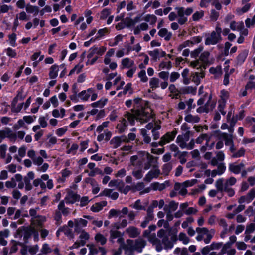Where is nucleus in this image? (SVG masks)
Returning <instances> with one entry per match:
<instances>
[{"mask_svg": "<svg viewBox=\"0 0 255 255\" xmlns=\"http://www.w3.org/2000/svg\"><path fill=\"white\" fill-rule=\"evenodd\" d=\"M152 117L153 114L150 108H146L144 111H141L137 110L135 114H131V113L127 112L124 115V118L117 125V128L120 132H123L126 129L128 125L127 121H128L131 124L133 125L134 123L135 120L137 119L141 123H144L149 121L152 118Z\"/></svg>", "mask_w": 255, "mask_h": 255, "instance_id": "obj_1", "label": "nucleus"}, {"mask_svg": "<svg viewBox=\"0 0 255 255\" xmlns=\"http://www.w3.org/2000/svg\"><path fill=\"white\" fill-rule=\"evenodd\" d=\"M196 231L198 234L196 238V240L198 241H200L204 239V242L205 244H208L210 242L215 234V230L214 229L209 230L205 227L197 228Z\"/></svg>", "mask_w": 255, "mask_h": 255, "instance_id": "obj_2", "label": "nucleus"}, {"mask_svg": "<svg viewBox=\"0 0 255 255\" xmlns=\"http://www.w3.org/2000/svg\"><path fill=\"white\" fill-rule=\"evenodd\" d=\"M175 10L179 17L178 22L180 25L184 24L188 20L187 16L190 15L193 12V9L191 7L185 9L183 7H176L175 8Z\"/></svg>", "mask_w": 255, "mask_h": 255, "instance_id": "obj_3", "label": "nucleus"}, {"mask_svg": "<svg viewBox=\"0 0 255 255\" xmlns=\"http://www.w3.org/2000/svg\"><path fill=\"white\" fill-rule=\"evenodd\" d=\"M221 28L217 26L215 31H212L210 34L207 36L205 42V44L209 45L217 44L221 39Z\"/></svg>", "mask_w": 255, "mask_h": 255, "instance_id": "obj_4", "label": "nucleus"}, {"mask_svg": "<svg viewBox=\"0 0 255 255\" xmlns=\"http://www.w3.org/2000/svg\"><path fill=\"white\" fill-rule=\"evenodd\" d=\"M77 96L83 101H88L90 97L91 100L93 101L97 98L98 94L93 88H90L79 93Z\"/></svg>", "mask_w": 255, "mask_h": 255, "instance_id": "obj_5", "label": "nucleus"}, {"mask_svg": "<svg viewBox=\"0 0 255 255\" xmlns=\"http://www.w3.org/2000/svg\"><path fill=\"white\" fill-rule=\"evenodd\" d=\"M152 156L148 153L143 151L139 154V156L134 155L130 158V162L133 166H140L145 160H150Z\"/></svg>", "mask_w": 255, "mask_h": 255, "instance_id": "obj_6", "label": "nucleus"}, {"mask_svg": "<svg viewBox=\"0 0 255 255\" xmlns=\"http://www.w3.org/2000/svg\"><path fill=\"white\" fill-rule=\"evenodd\" d=\"M90 235L88 233L84 230H82L80 233L79 237V240L77 241L72 246L69 247L70 249H77L80 246H84L87 241L89 240Z\"/></svg>", "mask_w": 255, "mask_h": 255, "instance_id": "obj_7", "label": "nucleus"}, {"mask_svg": "<svg viewBox=\"0 0 255 255\" xmlns=\"http://www.w3.org/2000/svg\"><path fill=\"white\" fill-rule=\"evenodd\" d=\"M133 104L134 108L136 109L135 110V112L132 114H135L136 113V111L137 110L141 111H144L145 109L149 108L148 107H145L144 108L143 107H140V106H141L143 104H145V103L141 99L137 98H135L133 100V101L131 100H128L126 102V105L127 107H130L132 104Z\"/></svg>", "mask_w": 255, "mask_h": 255, "instance_id": "obj_8", "label": "nucleus"}, {"mask_svg": "<svg viewBox=\"0 0 255 255\" xmlns=\"http://www.w3.org/2000/svg\"><path fill=\"white\" fill-rule=\"evenodd\" d=\"M224 179L220 178L218 179L215 182V187L219 191L226 192L230 197L234 196L235 191L232 188H224L223 186Z\"/></svg>", "mask_w": 255, "mask_h": 255, "instance_id": "obj_9", "label": "nucleus"}, {"mask_svg": "<svg viewBox=\"0 0 255 255\" xmlns=\"http://www.w3.org/2000/svg\"><path fill=\"white\" fill-rule=\"evenodd\" d=\"M168 185V183L164 182L163 183H160L159 182H153L151 183L150 187L145 189L144 191V193H148L151 190L153 191H162Z\"/></svg>", "mask_w": 255, "mask_h": 255, "instance_id": "obj_10", "label": "nucleus"}, {"mask_svg": "<svg viewBox=\"0 0 255 255\" xmlns=\"http://www.w3.org/2000/svg\"><path fill=\"white\" fill-rule=\"evenodd\" d=\"M160 174V171L157 167H154L150 170L146 175L144 180L147 182H150L153 179L157 178Z\"/></svg>", "mask_w": 255, "mask_h": 255, "instance_id": "obj_11", "label": "nucleus"}, {"mask_svg": "<svg viewBox=\"0 0 255 255\" xmlns=\"http://www.w3.org/2000/svg\"><path fill=\"white\" fill-rule=\"evenodd\" d=\"M176 134L177 131L176 130H174L171 132L167 133L161 137V140L159 141V145L163 146L173 140Z\"/></svg>", "mask_w": 255, "mask_h": 255, "instance_id": "obj_12", "label": "nucleus"}, {"mask_svg": "<svg viewBox=\"0 0 255 255\" xmlns=\"http://www.w3.org/2000/svg\"><path fill=\"white\" fill-rule=\"evenodd\" d=\"M87 246L90 250L88 255H95L99 252L101 253V255H105L107 253L106 249L103 247H97L94 244H88Z\"/></svg>", "mask_w": 255, "mask_h": 255, "instance_id": "obj_13", "label": "nucleus"}, {"mask_svg": "<svg viewBox=\"0 0 255 255\" xmlns=\"http://www.w3.org/2000/svg\"><path fill=\"white\" fill-rule=\"evenodd\" d=\"M128 140L127 137L125 136L114 137L111 141L110 144L115 148L119 147L123 142H126Z\"/></svg>", "mask_w": 255, "mask_h": 255, "instance_id": "obj_14", "label": "nucleus"}, {"mask_svg": "<svg viewBox=\"0 0 255 255\" xmlns=\"http://www.w3.org/2000/svg\"><path fill=\"white\" fill-rule=\"evenodd\" d=\"M134 65V62L129 58L126 57L122 59L120 65V68L121 69H128L132 67Z\"/></svg>", "mask_w": 255, "mask_h": 255, "instance_id": "obj_15", "label": "nucleus"}, {"mask_svg": "<svg viewBox=\"0 0 255 255\" xmlns=\"http://www.w3.org/2000/svg\"><path fill=\"white\" fill-rule=\"evenodd\" d=\"M148 239L149 242L155 245L156 249L158 252H160L162 250L163 247L161 244V241L156 237L155 234L149 235L148 236Z\"/></svg>", "mask_w": 255, "mask_h": 255, "instance_id": "obj_16", "label": "nucleus"}, {"mask_svg": "<svg viewBox=\"0 0 255 255\" xmlns=\"http://www.w3.org/2000/svg\"><path fill=\"white\" fill-rule=\"evenodd\" d=\"M244 167L245 165L243 163H240V164L233 163L229 164V170L232 173L238 174L241 172Z\"/></svg>", "mask_w": 255, "mask_h": 255, "instance_id": "obj_17", "label": "nucleus"}, {"mask_svg": "<svg viewBox=\"0 0 255 255\" xmlns=\"http://www.w3.org/2000/svg\"><path fill=\"white\" fill-rule=\"evenodd\" d=\"M80 198V196L73 192L70 191L65 197V201L67 204H73Z\"/></svg>", "mask_w": 255, "mask_h": 255, "instance_id": "obj_18", "label": "nucleus"}, {"mask_svg": "<svg viewBox=\"0 0 255 255\" xmlns=\"http://www.w3.org/2000/svg\"><path fill=\"white\" fill-rule=\"evenodd\" d=\"M123 249L125 250L126 253L127 254L128 253L136 251L135 241L130 239L127 240Z\"/></svg>", "mask_w": 255, "mask_h": 255, "instance_id": "obj_19", "label": "nucleus"}, {"mask_svg": "<svg viewBox=\"0 0 255 255\" xmlns=\"http://www.w3.org/2000/svg\"><path fill=\"white\" fill-rule=\"evenodd\" d=\"M126 233L131 238H135L140 234V231L135 227L130 226L126 229Z\"/></svg>", "mask_w": 255, "mask_h": 255, "instance_id": "obj_20", "label": "nucleus"}, {"mask_svg": "<svg viewBox=\"0 0 255 255\" xmlns=\"http://www.w3.org/2000/svg\"><path fill=\"white\" fill-rule=\"evenodd\" d=\"M199 60L206 66L212 62L210 57V53L208 51H204L200 56Z\"/></svg>", "mask_w": 255, "mask_h": 255, "instance_id": "obj_21", "label": "nucleus"}, {"mask_svg": "<svg viewBox=\"0 0 255 255\" xmlns=\"http://www.w3.org/2000/svg\"><path fill=\"white\" fill-rule=\"evenodd\" d=\"M220 138L225 141L226 146L232 144L233 143L232 133L228 134L226 133H220L219 134Z\"/></svg>", "mask_w": 255, "mask_h": 255, "instance_id": "obj_22", "label": "nucleus"}, {"mask_svg": "<svg viewBox=\"0 0 255 255\" xmlns=\"http://www.w3.org/2000/svg\"><path fill=\"white\" fill-rule=\"evenodd\" d=\"M158 34L159 36L164 38V39L166 41L169 40L172 36V33L165 28H161L158 31Z\"/></svg>", "mask_w": 255, "mask_h": 255, "instance_id": "obj_23", "label": "nucleus"}, {"mask_svg": "<svg viewBox=\"0 0 255 255\" xmlns=\"http://www.w3.org/2000/svg\"><path fill=\"white\" fill-rule=\"evenodd\" d=\"M190 66L196 69H200V71H204L206 68V66L204 65L199 59L191 61L190 64Z\"/></svg>", "mask_w": 255, "mask_h": 255, "instance_id": "obj_24", "label": "nucleus"}, {"mask_svg": "<svg viewBox=\"0 0 255 255\" xmlns=\"http://www.w3.org/2000/svg\"><path fill=\"white\" fill-rule=\"evenodd\" d=\"M87 221L82 218H78L75 220V230L78 231L80 228L87 226Z\"/></svg>", "mask_w": 255, "mask_h": 255, "instance_id": "obj_25", "label": "nucleus"}, {"mask_svg": "<svg viewBox=\"0 0 255 255\" xmlns=\"http://www.w3.org/2000/svg\"><path fill=\"white\" fill-rule=\"evenodd\" d=\"M45 217L43 216L35 217L32 221V225L31 227H35V229L37 231L38 227H41L42 223L45 221Z\"/></svg>", "mask_w": 255, "mask_h": 255, "instance_id": "obj_26", "label": "nucleus"}, {"mask_svg": "<svg viewBox=\"0 0 255 255\" xmlns=\"http://www.w3.org/2000/svg\"><path fill=\"white\" fill-rule=\"evenodd\" d=\"M205 76L204 71H200V72H194L192 74V81L196 84L199 85L200 83L201 80Z\"/></svg>", "mask_w": 255, "mask_h": 255, "instance_id": "obj_27", "label": "nucleus"}, {"mask_svg": "<svg viewBox=\"0 0 255 255\" xmlns=\"http://www.w3.org/2000/svg\"><path fill=\"white\" fill-rule=\"evenodd\" d=\"M230 28L233 31H238L244 27V23L242 21L236 22L231 21L230 23Z\"/></svg>", "mask_w": 255, "mask_h": 255, "instance_id": "obj_28", "label": "nucleus"}, {"mask_svg": "<svg viewBox=\"0 0 255 255\" xmlns=\"http://www.w3.org/2000/svg\"><path fill=\"white\" fill-rule=\"evenodd\" d=\"M204 140L206 141V145L207 146L208 149L209 150L212 149L214 146V143L212 142L210 145H208L207 143L208 141V137L207 135L206 134H202L200 135L199 137H198L196 139V143L198 144H201L203 142Z\"/></svg>", "mask_w": 255, "mask_h": 255, "instance_id": "obj_29", "label": "nucleus"}, {"mask_svg": "<svg viewBox=\"0 0 255 255\" xmlns=\"http://www.w3.org/2000/svg\"><path fill=\"white\" fill-rule=\"evenodd\" d=\"M225 159V154L223 151H219L216 153V157L213 158L211 160V164L215 166L217 164L218 161H223Z\"/></svg>", "mask_w": 255, "mask_h": 255, "instance_id": "obj_30", "label": "nucleus"}, {"mask_svg": "<svg viewBox=\"0 0 255 255\" xmlns=\"http://www.w3.org/2000/svg\"><path fill=\"white\" fill-rule=\"evenodd\" d=\"M231 246L230 243H226L223 247L221 251L223 255L227 254L228 255H234L236 253V250L235 249H229Z\"/></svg>", "mask_w": 255, "mask_h": 255, "instance_id": "obj_31", "label": "nucleus"}, {"mask_svg": "<svg viewBox=\"0 0 255 255\" xmlns=\"http://www.w3.org/2000/svg\"><path fill=\"white\" fill-rule=\"evenodd\" d=\"M9 236V231L5 229L3 231L0 232V244L2 246H5L7 244V242L5 238H7Z\"/></svg>", "mask_w": 255, "mask_h": 255, "instance_id": "obj_32", "label": "nucleus"}, {"mask_svg": "<svg viewBox=\"0 0 255 255\" xmlns=\"http://www.w3.org/2000/svg\"><path fill=\"white\" fill-rule=\"evenodd\" d=\"M52 252V249L50 247L49 245L47 243L43 244L40 252L37 255H47Z\"/></svg>", "mask_w": 255, "mask_h": 255, "instance_id": "obj_33", "label": "nucleus"}, {"mask_svg": "<svg viewBox=\"0 0 255 255\" xmlns=\"http://www.w3.org/2000/svg\"><path fill=\"white\" fill-rule=\"evenodd\" d=\"M59 71V67L57 65H53L50 68L49 73V77L51 79H55L57 77Z\"/></svg>", "mask_w": 255, "mask_h": 255, "instance_id": "obj_34", "label": "nucleus"}, {"mask_svg": "<svg viewBox=\"0 0 255 255\" xmlns=\"http://www.w3.org/2000/svg\"><path fill=\"white\" fill-rule=\"evenodd\" d=\"M17 99L16 98H15L12 103L11 111L12 112L18 113L21 110L23 107V103H20L16 105V104L17 103Z\"/></svg>", "mask_w": 255, "mask_h": 255, "instance_id": "obj_35", "label": "nucleus"}, {"mask_svg": "<svg viewBox=\"0 0 255 255\" xmlns=\"http://www.w3.org/2000/svg\"><path fill=\"white\" fill-rule=\"evenodd\" d=\"M174 190L175 191L178 192V193L181 195H185L187 193V190L185 187L184 186L183 184L176 183L174 185Z\"/></svg>", "mask_w": 255, "mask_h": 255, "instance_id": "obj_36", "label": "nucleus"}, {"mask_svg": "<svg viewBox=\"0 0 255 255\" xmlns=\"http://www.w3.org/2000/svg\"><path fill=\"white\" fill-rule=\"evenodd\" d=\"M202 40V38L200 36H196L192 38L190 40L185 41V46L189 47L192 46L195 44L200 43Z\"/></svg>", "mask_w": 255, "mask_h": 255, "instance_id": "obj_37", "label": "nucleus"}, {"mask_svg": "<svg viewBox=\"0 0 255 255\" xmlns=\"http://www.w3.org/2000/svg\"><path fill=\"white\" fill-rule=\"evenodd\" d=\"M107 102L108 99L107 98H102L99 100L92 103L91 106L92 107L102 108L106 104Z\"/></svg>", "mask_w": 255, "mask_h": 255, "instance_id": "obj_38", "label": "nucleus"}, {"mask_svg": "<svg viewBox=\"0 0 255 255\" xmlns=\"http://www.w3.org/2000/svg\"><path fill=\"white\" fill-rule=\"evenodd\" d=\"M245 124L248 127H251L252 131L255 132V118L247 117L245 120Z\"/></svg>", "mask_w": 255, "mask_h": 255, "instance_id": "obj_39", "label": "nucleus"}, {"mask_svg": "<svg viewBox=\"0 0 255 255\" xmlns=\"http://www.w3.org/2000/svg\"><path fill=\"white\" fill-rule=\"evenodd\" d=\"M136 251L138 252H141L142 249L145 247L146 245L145 241L142 239H138L135 240Z\"/></svg>", "mask_w": 255, "mask_h": 255, "instance_id": "obj_40", "label": "nucleus"}, {"mask_svg": "<svg viewBox=\"0 0 255 255\" xmlns=\"http://www.w3.org/2000/svg\"><path fill=\"white\" fill-rule=\"evenodd\" d=\"M103 195L108 196L112 199L115 200L118 198L119 194L116 192H114L111 189H107L103 191Z\"/></svg>", "mask_w": 255, "mask_h": 255, "instance_id": "obj_41", "label": "nucleus"}, {"mask_svg": "<svg viewBox=\"0 0 255 255\" xmlns=\"http://www.w3.org/2000/svg\"><path fill=\"white\" fill-rule=\"evenodd\" d=\"M236 182L237 180L234 177H231L226 180L224 179V188H231V186L234 185Z\"/></svg>", "mask_w": 255, "mask_h": 255, "instance_id": "obj_42", "label": "nucleus"}, {"mask_svg": "<svg viewBox=\"0 0 255 255\" xmlns=\"http://www.w3.org/2000/svg\"><path fill=\"white\" fill-rule=\"evenodd\" d=\"M109 32V29L107 28H104L99 29L96 36L94 37L96 40H99L102 39L105 35Z\"/></svg>", "mask_w": 255, "mask_h": 255, "instance_id": "obj_43", "label": "nucleus"}, {"mask_svg": "<svg viewBox=\"0 0 255 255\" xmlns=\"http://www.w3.org/2000/svg\"><path fill=\"white\" fill-rule=\"evenodd\" d=\"M95 240L97 243L100 244L101 245H104L106 243V238L101 234V233H97L95 236Z\"/></svg>", "mask_w": 255, "mask_h": 255, "instance_id": "obj_44", "label": "nucleus"}, {"mask_svg": "<svg viewBox=\"0 0 255 255\" xmlns=\"http://www.w3.org/2000/svg\"><path fill=\"white\" fill-rule=\"evenodd\" d=\"M204 15V11L202 10L197 11L193 13V14L192 16L191 19L193 21H198L203 17Z\"/></svg>", "mask_w": 255, "mask_h": 255, "instance_id": "obj_45", "label": "nucleus"}, {"mask_svg": "<svg viewBox=\"0 0 255 255\" xmlns=\"http://www.w3.org/2000/svg\"><path fill=\"white\" fill-rule=\"evenodd\" d=\"M87 182L90 183L92 186V193L93 194H96L99 192L100 191V188L94 180L91 178H88L87 179Z\"/></svg>", "mask_w": 255, "mask_h": 255, "instance_id": "obj_46", "label": "nucleus"}, {"mask_svg": "<svg viewBox=\"0 0 255 255\" xmlns=\"http://www.w3.org/2000/svg\"><path fill=\"white\" fill-rule=\"evenodd\" d=\"M106 204L105 202L96 203L91 207V210L94 212H98L102 210Z\"/></svg>", "mask_w": 255, "mask_h": 255, "instance_id": "obj_47", "label": "nucleus"}, {"mask_svg": "<svg viewBox=\"0 0 255 255\" xmlns=\"http://www.w3.org/2000/svg\"><path fill=\"white\" fill-rule=\"evenodd\" d=\"M25 9L27 12L34 14L35 15H37L38 13V7L29 4L26 5Z\"/></svg>", "mask_w": 255, "mask_h": 255, "instance_id": "obj_48", "label": "nucleus"}, {"mask_svg": "<svg viewBox=\"0 0 255 255\" xmlns=\"http://www.w3.org/2000/svg\"><path fill=\"white\" fill-rule=\"evenodd\" d=\"M149 84L150 87L153 90L159 87L160 81L159 79L153 77L150 79Z\"/></svg>", "mask_w": 255, "mask_h": 255, "instance_id": "obj_49", "label": "nucleus"}, {"mask_svg": "<svg viewBox=\"0 0 255 255\" xmlns=\"http://www.w3.org/2000/svg\"><path fill=\"white\" fill-rule=\"evenodd\" d=\"M147 205V204H145V205H143L141 204V202L140 200H136L133 204L131 205L130 206L137 210H145L146 209V206Z\"/></svg>", "mask_w": 255, "mask_h": 255, "instance_id": "obj_50", "label": "nucleus"}, {"mask_svg": "<svg viewBox=\"0 0 255 255\" xmlns=\"http://www.w3.org/2000/svg\"><path fill=\"white\" fill-rule=\"evenodd\" d=\"M185 120L189 123H198L200 118L197 116H193L191 114H188L185 117Z\"/></svg>", "mask_w": 255, "mask_h": 255, "instance_id": "obj_51", "label": "nucleus"}, {"mask_svg": "<svg viewBox=\"0 0 255 255\" xmlns=\"http://www.w3.org/2000/svg\"><path fill=\"white\" fill-rule=\"evenodd\" d=\"M143 20L150 24H154L156 22L157 18L154 15L147 14L144 17Z\"/></svg>", "mask_w": 255, "mask_h": 255, "instance_id": "obj_52", "label": "nucleus"}, {"mask_svg": "<svg viewBox=\"0 0 255 255\" xmlns=\"http://www.w3.org/2000/svg\"><path fill=\"white\" fill-rule=\"evenodd\" d=\"M248 54V51L244 50L242 51L237 57V62L239 64L243 63L247 58Z\"/></svg>", "mask_w": 255, "mask_h": 255, "instance_id": "obj_53", "label": "nucleus"}, {"mask_svg": "<svg viewBox=\"0 0 255 255\" xmlns=\"http://www.w3.org/2000/svg\"><path fill=\"white\" fill-rule=\"evenodd\" d=\"M176 142L178 145L182 149L186 148L187 144L186 141L184 140L183 136L179 135L177 137Z\"/></svg>", "mask_w": 255, "mask_h": 255, "instance_id": "obj_54", "label": "nucleus"}, {"mask_svg": "<svg viewBox=\"0 0 255 255\" xmlns=\"http://www.w3.org/2000/svg\"><path fill=\"white\" fill-rule=\"evenodd\" d=\"M138 78L141 82L145 83L148 81V77L146 76L145 70H141L137 74Z\"/></svg>", "mask_w": 255, "mask_h": 255, "instance_id": "obj_55", "label": "nucleus"}, {"mask_svg": "<svg viewBox=\"0 0 255 255\" xmlns=\"http://www.w3.org/2000/svg\"><path fill=\"white\" fill-rule=\"evenodd\" d=\"M123 36L121 35L116 36L114 40L110 41L109 44L111 47H114L118 45L119 42L122 41Z\"/></svg>", "mask_w": 255, "mask_h": 255, "instance_id": "obj_56", "label": "nucleus"}, {"mask_svg": "<svg viewBox=\"0 0 255 255\" xmlns=\"http://www.w3.org/2000/svg\"><path fill=\"white\" fill-rule=\"evenodd\" d=\"M226 102L227 101H222L220 100H219L218 101L219 105L218 107V109L220 111V112L224 115H225V114L226 113V112L224 110Z\"/></svg>", "mask_w": 255, "mask_h": 255, "instance_id": "obj_57", "label": "nucleus"}, {"mask_svg": "<svg viewBox=\"0 0 255 255\" xmlns=\"http://www.w3.org/2000/svg\"><path fill=\"white\" fill-rule=\"evenodd\" d=\"M33 184L35 187L40 186L42 189H45L46 188V184L40 178L35 179L33 182Z\"/></svg>", "mask_w": 255, "mask_h": 255, "instance_id": "obj_58", "label": "nucleus"}, {"mask_svg": "<svg viewBox=\"0 0 255 255\" xmlns=\"http://www.w3.org/2000/svg\"><path fill=\"white\" fill-rule=\"evenodd\" d=\"M209 71L210 73L215 75V76H218L221 74V67L220 66L211 67Z\"/></svg>", "mask_w": 255, "mask_h": 255, "instance_id": "obj_59", "label": "nucleus"}, {"mask_svg": "<svg viewBox=\"0 0 255 255\" xmlns=\"http://www.w3.org/2000/svg\"><path fill=\"white\" fill-rule=\"evenodd\" d=\"M178 239L182 241L184 244H188L189 242V239L184 233H180L178 236Z\"/></svg>", "mask_w": 255, "mask_h": 255, "instance_id": "obj_60", "label": "nucleus"}, {"mask_svg": "<svg viewBox=\"0 0 255 255\" xmlns=\"http://www.w3.org/2000/svg\"><path fill=\"white\" fill-rule=\"evenodd\" d=\"M84 67V65L83 64L79 63L77 65H76L73 69H72L70 72L69 74H72L74 73H76L77 74L80 73L82 69H83Z\"/></svg>", "mask_w": 255, "mask_h": 255, "instance_id": "obj_61", "label": "nucleus"}, {"mask_svg": "<svg viewBox=\"0 0 255 255\" xmlns=\"http://www.w3.org/2000/svg\"><path fill=\"white\" fill-rule=\"evenodd\" d=\"M251 7V4L250 3H248L244 5L242 8H238L236 10L237 13L238 15H241L243 13L246 12L249 10Z\"/></svg>", "mask_w": 255, "mask_h": 255, "instance_id": "obj_62", "label": "nucleus"}, {"mask_svg": "<svg viewBox=\"0 0 255 255\" xmlns=\"http://www.w3.org/2000/svg\"><path fill=\"white\" fill-rule=\"evenodd\" d=\"M8 38L9 44L12 47H15L16 46V35L15 33H12L9 35Z\"/></svg>", "mask_w": 255, "mask_h": 255, "instance_id": "obj_63", "label": "nucleus"}, {"mask_svg": "<svg viewBox=\"0 0 255 255\" xmlns=\"http://www.w3.org/2000/svg\"><path fill=\"white\" fill-rule=\"evenodd\" d=\"M161 244L162 245L163 248L164 247L166 249L172 248V246H171V243L167 237H163L162 239Z\"/></svg>", "mask_w": 255, "mask_h": 255, "instance_id": "obj_64", "label": "nucleus"}]
</instances>
